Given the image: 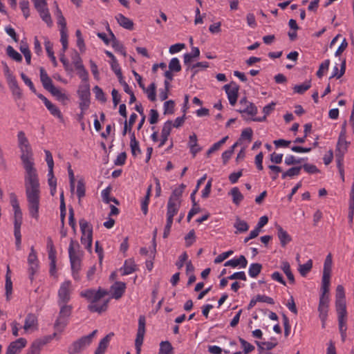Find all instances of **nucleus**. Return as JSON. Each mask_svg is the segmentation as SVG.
Returning a JSON list of instances; mask_svg holds the SVG:
<instances>
[{
	"instance_id": "cd10ccee",
	"label": "nucleus",
	"mask_w": 354,
	"mask_h": 354,
	"mask_svg": "<svg viewBox=\"0 0 354 354\" xmlns=\"http://www.w3.org/2000/svg\"><path fill=\"white\" fill-rule=\"evenodd\" d=\"M185 187L186 186L184 184H181L178 187L174 189L168 201L175 203L180 202V197Z\"/></svg>"
},
{
	"instance_id": "052dcab7",
	"label": "nucleus",
	"mask_w": 354,
	"mask_h": 354,
	"mask_svg": "<svg viewBox=\"0 0 354 354\" xmlns=\"http://www.w3.org/2000/svg\"><path fill=\"white\" fill-rule=\"evenodd\" d=\"M330 65V60L326 59L324 62H322L319 67L318 71H317V76L319 78H321L324 75V71H327Z\"/></svg>"
},
{
	"instance_id": "a878e982",
	"label": "nucleus",
	"mask_w": 354,
	"mask_h": 354,
	"mask_svg": "<svg viewBox=\"0 0 354 354\" xmlns=\"http://www.w3.org/2000/svg\"><path fill=\"white\" fill-rule=\"evenodd\" d=\"M276 103L271 102L270 104L266 105L263 109V113L264 115L263 117L254 118L252 120L255 122H264L266 120V118L268 115H270L274 109Z\"/></svg>"
},
{
	"instance_id": "774afa93",
	"label": "nucleus",
	"mask_w": 354,
	"mask_h": 354,
	"mask_svg": "<svg viewBox=\"0 0 354 354\" xmlns=\"http://www.w3.org/2000/svg\"><path fill=\"white\" fill-rule=\"evenodd\" d=\"M77 71H78L77 74H78L79 77L82 79V81L83 82V83H88V73L86 70L84 66L80 69H77Z\"/></svg>"
},
{
	"instance_id": "c03bdc74",
	"label": "nucleus",
	"mask_w": 354,
	"mask_h": 354,
	"mask_svg": "<svg viewBox=\"0 0 354 354\" xmlns=\"http://www.w3.org/2000/svg\"><path fill=\"white\" fill-rule=\"evenodd\" d=\"M239 145V142H235L229 149L225 151L222 153V160L224 165L227 164L234 153V149Z\"/></svg>"
},
{
	"instance_id": "a19ab883",
	"label": "nucleus",
	"mask_w": 354,
	"mask_h": 354,
	"mask_svg": "<svg viewBox=\"0 0 354 354\" xmlns=\"http://www.w3.org/2000/svg\"><path fill=\"white\" fill-rule=\"evenodd\" d=\"M301 169V167H300V166L292 167L290 168L289 169H288L286 171L283 172L281 174V178L283 179H285L287 177L292 178L293 176H298L300 174Z\"/></svg>"
},
{
	"instance_id": "4468645a",
	"label": "nucleus",
	"mask_w": 354,
	"mask_h": 354,
	"mask_svg": "<svg viewBox=\"0 0 354 354\" xmlns=\"http://www.w3.org/2000/svg\"><path fill=\"white\" fill-rule=\"evenodd\" d=\"M328 296L321 295L318 306L319 317L320 319H327L328 311Z\"/></svg>"
},
{
	"instance_id": "58836bf2",
	"label": "nucleus",
	"mask_w": 354,
	"mask_h": 354,
	"mask_svg": "<svg viewBox=\"0 0 354 354\" xmlns=\"http://www.w3.org/2000/svg\"><path fill=\"white\" fill-rule=\"evenodd\" d=\"M173 347L169 341H162L160 344L158 354H172Z\"/></svg>"
},
{
	"instance_id": "bf43d9fd",
	"label": "nucleus",
	"mask_w": 354,
	"mask_h": 354,
	"mask_svg": "<svg viewBox=\"0 0 354 354\" xmlns=\"http://www.w3.org/2000/svg\"><path fill=\"white\" fill-rule=\"evenodd\" d=\"M300 167H301V169L303 168L305 171L310 174L319 173L320 171L315 165L305 163L303 165H300Z\"/></svg>"
},
{
	"instance_id": "473e14b6",
	"label": "nucleus",
	"mask_w": 354,
	"mask_h": 354,
	"mask_svg": "<svg viewBox=\"0 0 354 354\" xmlns=\"http://www.w3.org/2000/svg\"><path fill=\"white\" fill-rule=\"evenodd\" d=\"M37 324V317L32 313H29L27 315V316L26 317L24 328V330H28V329L32 328Z\"/></svg>"
},
{
	"instance_id": "338daca9",
	"label": "nucleus",
	"mask_w": 354,
	"mask_h": 354,
	"mask_svg": "<svg viewBox=\"0 0 354 354\" xmlns=\"http://www.w3.org/2000/svg\"><path fill=\"white\" fill-rule=\"evenodd\" d=\"M111 46L115 51L120 52L124 57L127 56L125 48L119 41L116 42L115 41L114 44H111Z\"/></svg>"
},
{
	"instance_id": "680f3d73",
	"label": "nucleus",
	"mask_w": 354,
	"mask_h": 354,
	"mask_svg": "<svg viewBox=\"0 0 354 354\" xmlns=\"http://www.w3.org/2000/svg\"><path fill=\"white\" fill-rule=\"evenodd\" d=\"M332 263V254L329 253L325 259L323 272H331Z\"/></svg>"
},
{
	"instance_id": "20e7f679",
	"label": "nucleus",
	"mask_w": 354,
	"mask_h": 354,
	"mask_svg": "<svg viewBox=\"0 0 354 354\" xmlns=\"http://www.w3.org/2000/svg\"><path fill=\"white\" fill-rule=\"evenodd\" d=\"M60 307L59 315L55 322L54 328L58 331H62L68 324V319L71 315L73 306L67 304H58Z\"/></svg>"
},
{
	"instance_id": "09e8293b",
	"label": "nucleus",
	"mask_w": 354,
	"mask_h": 354,
	"mask_svg": "<svg viewBox=\"0 0 354 354\" xmlns=\"http://www.w3.org/2000/svg\"><path fill=\"white\" fill-rule=\"evenodd\" d=\"M20 50L24 54L26 63L30 64L31 60V53L28 44L26 43H24L23 41H21Z\"/></svg>"
},
{
	"instance_id": "aec40b11",
	"label": "nucleus",
	"mask_w": 354,
	"mask_h": 354,
	"mask_svg": "<svg viewBox=\"0 0 354 354\" xmlns=\"http://www.w3.org/2000/svg\"><path fill=\"white\" fill-rule=\"evenodd\" d=\"M172 122L171 120H167L163 125L162 131H161V140L159 145V147L163 146L167 142L169 136L170 135L171 131Z\"/></svg>"
},
{
	"instance_id": "a211bd4d",
	"label": "nucleus",
	"mask_w": 354,
	"mask_h": 354,
	"mask_svg": "<svg viewBox=\"0 0 354 354\" xmlns=\"http://www.w3.org/2000/svg\"><path fill=\"white\" fill-rule=\"evenodd\" d=\"M80 230L82 232V236H88L89 239L91 236H93V227L86 221L84 218H81L79 221Z\"/></svg>"
},
{
	"instance_id": "de8ad7c7",
	"label": "nucleus",
	"mask_w": 354,
	"mask_h": 354,
	"mask_svg": "<svg viewBox=\"0 0 354 354\" xmlns=\"http://www.w3.org/2000/svg\"><path fill=\"white\" fill-rule=\"evenodd\" d=\"M310 87H311V82H310V80H308L301 84L295 85L293 88V90H294L295 93H297L299 94H303L304 92H306L307 90H308Z\"/></svg>"
},
{
	"instance_id": "e433bc0d",
	"label": "nucleus",
	"mask_w": 354,
	"mask_h": 354,
	"mask_svg": "<svg viewBox=\"0 0 354 354\" xmlns=\"http://www.w3.org/2000/svg\"><path fill=\"white\" fill-rule=\"evenodd\" d=\"M130 147L131 149V153L133 156H136L138 153H141V150L139 147V142L136 140L135 133L133 132L131 134Z\"/></svg>"
},
{
	"instance_id": "6e6d98bb",
	"label": "nucleus",
	"mask_w": 354,
	"mask_h": 354,
	"mask_svg": "<svg viewBox=\"0 0 354 354\" xmlns=\"http://www.w3.org/2000/svg\"><path fill=\"white\" fill-rule=\"evenodd\" d=\"M174 101L172 100L166 101L164 103V114H172L174 112Z\"/></svg>"
},
{
	"instance_id": "c85d7f7f",
	"label": "nucleus",
	"mask_w": 354,
	"mask_h": 354,
	"mask_svg": "<svg viewBox=\"0 0 354 354\" xmlns=\"http://www.w3.org/2000/svg\"><path fill=\"white\" fill-rule=\"evenodd\" d=\"M330 274L331 272H323L322 281V295H326L329 291Z\"/></svg>"
},
{
	"instance_id": "4c0bfd02",
	"label": "nucleus",
	"mask_w": 354,
	"mask_h": 354,
	"mask_svg": "<svg viewBox=\"0 0 354 354\" xmlns=\"http://www.w3.org/2000/svg\"><path fill=\"white\" fill-rule=\"evenodd\" d=\"M261 269L262 265L261 263H253L250 266L248 270L249 275L252 278H255L260 274Z\"/></svg>"
},
{
	"instance_id": "0e129e2a",
	"label": "nucleus",
	"mask_w": 354,
	"mask_h": 354,
	"mask_svg": "<svg viewBox=\"0 0 354 354\" xmlns=\"http://www.w3.org/2000/svg\"><path fill=\"white\" fill-rule=\"evenodd\" d=\"M185 245L187 247L191 246L194 242L195 241L196 236L195 232L194 230H192L189 232V233L186 235L185 238Z\"/></svg>"
},
{
	"instance_id": "bb28decb",
	"label": "nucleus",
	"mask_w": 354,
	"mask_h": 354,
	"mask_svg": "<svg viewBox=\"0 0 354 354\" xmlns=\"http://www.w3.org/2000/svg\"><path fill=\"white\" fill-rule=\"evenodd\" d=\"M281 269L286 275L288 279L289 280V282L291 284H294L295 283V279L294 274L291 271L290 263L288 261H283L281 265Z\"/></svg>"
},
{
	"instance_id": "393cba45",
	"label": "nucleus",
	"mask_w": 354,
	"mask_h": 354,
	"mask_svg": "<svg viewBox=\"0 0 354 354\" xmlns=\"http://www.w3.org/2000/svg\"><path fill=\"white\" fill-rule=\"evenodd\" d=\"M234 227L236 228L237 233L245 232L249 230V225L244 220H241L239 216H236L235 222L234 223Z\"/></svg>"
},
{
	"instance_id": "5701e85b",
	"label": "nucleus",
	"mask_w": 354,
	"mask_h": 354,
	"mask_svg": "<svg viewBox=\"0 0 354 354\" xmlns=\"http://www.w3.org/2000/svg\"><path fill=\"white\" fill-rule=\"evenodd\" d=\"M27 344V341L24 338H19L17 340L11 342L8 346V348L17 353L20 351L21 348H24Z\"/></svg>"
},
{
	"instance_id": "f8f14e48",
	"label": "nucleus",
	"mask_w": 354,
	"mask_h": 354,
	"mask_svg": "<svg viewBox=\"0 0 354 354\" xmlns=\"http://www.w3.org/2000/svg\"><path fill=\"white\" fill-rule=\"evenodd\" d=\"M91 342L88 338L85 336L82 337L77 341L74 342L68 348V354H76L80 353L86 346H89Z\"/></svg>"
},
{
	"instance_id": "c9c22d12",
	"label": "nucleus",
	"mask_w": 354,
	"mask_h": 354,
	"mask_svg": "<svg viewBox=\"0 0 354 354\" xmlns=\"http://www.w3.org/2000/svg\"><path fill=\"white\" fill-rule=\"evenodd\" d=\"M44 46L46 48V53L48 57H50L51 62H53V66H57V62L56 60V58L54 55V52L53 50V44L48 39H46L44 42Z\"/></svg>"
},
{
	"instance_id": "ea45409f",
	"label": "nucleus",
	"mask_w": 354,
	"mask_h": 354,
	"mask_svg": "<svg viewBox=\"0 0 354 354\" xmlns=\"http://www.w3.org/2000/svg\"><path fill=\"white\" fill-rule=\"evenodd\" d=\"M46 107L53 116L58 118L61 122L64 121V118L60 110L51 102L47 104Z\"/></svg>"
},
{
	"instance_id": "79ce46f5",
	"label": "nucleus",
	"mask_w": 354,
	"mask_h": 354,
	"mask_svg": "<svg viewBox=\"0 0 354 354\" xmlns=\"http://www.w3.org/2000/svg\"><path fill=\"white\" fill-rule=\"evenodd\" d=\"M335 308L337 316L340 315H347L346 300H335Z\"/></svg>"
},
{
	"instance_id": "9d476101",
	"label": "nucleus",
	"mask_w": 354,
	"mask_h": 354,
	"mask_svg": "<svg viewBox=\"0 0 354 354\" xmlns=\"http://www.w3.org/2000/svg\"><path fill=\"white\" fill-rule=\"evenodd\" d=\"M346 136H339L335 149V160H344V154L348 151L350 142L346 141Z\"/></svg>"
},
{
	"instance_id": "7ed1b4c3",
	"label": "nucleus",
	"mask_w": 354,
	"mask_h": 354,
	"mask_svg": "<svg viewBox=\"0 0 354 354\" xmlns=\"http://www.w3.org/2000/svg\"><path fill=\"white\" fill-rule=\"evenodd\" d=\"M80 248L77 241L71 239L68 247V256L71 266L72 275L75 280H80L79 271L81 269V260L76 254V250Z\"/></svg>"
},
{
	"instance_id": "b1692460",
	"label": "nucleus",
	"mask_w": 354,
	"mask_h": 354,
	"mask_svg": "<svg viewBox=\"0 0 354 354\" xmlns=\"http://www.w3.org/2000/svg\"><path fill=\"white\" fill-rule=\"evenodd\" d=\"M122 270V275H128L135 272L137 270V268L133 259H127L124 261L123 268H121V270Z\"/></svg>"
},
{
	"instance_id": "4d7b16f0",
	"label": "nucleus",
	"mask_w": 354,
	"mask_h": 354,
	"mask_svg": "<svg viewBox=\"0 0 354 354\" xmlns=\"http://www.w3.org/2000/svg\"><path fill=\"white\" fill-rule=\"evenodd\" d=\"M60 41L62 44V50L64 53L68 48V35L67 30H60Z\"/></svg>"
},
{
	"instance_id": "4be33fe9",
	"label": "nucleus",
	"mask_w": 354,
	"mask_h": 354,
	"mask_svg": "<svg viewBox=\"0 0 354 354\" xmlns=\"http://www.w3.org/2000/svg\"><path fill=\"white\" fill-rule=\"evenodd\" d=\"M114 335L113 333H110L102 339L94 354H104L105 352L111 338Z\"/></svg>"
},
{
	"instance_id": "c756f323",
	"label": "nucleus",
	"mask_w": 354,
	"mask_h": 354,
	"mask_svg": "<svg viewBox=\"0 0 354 354\" xmlns=\"http://www.w3.org/2000/svg\"><path fill=\"white\" fill-rule=\"evenodd\" d=\"M48 259L50 261V274L51 275H54L56 272V250L55 249H51L48 250Z\"/></svg>"
},
{
	"instance_id": "6ab92c4d",
	"label": "nucleus",
	"mask_w": 354,
	"mask_h": 354,
	"mask_svg": "<svg viewBox=\"0 0 354 354\" xmlns=\"http://www.w3.org/2000/svg\"><path fill=\"white\" fill-rule=\"evenodd\" d=\"M180 207V202H172L168 201L167 207V218L173 221L174 216L178 213Z\"/></svg>"
},
{
	"instance_id": "2f4dec72",
	"label": "nucleus",
	"mask_w": 354,
	"mask_h": 354,
	"mask_svg": "<svg viewBox=\"0 0 354 354\" xmlns=\"http://www.w3.org/2000/svg\"><path fill=\"white\" fill-rule=\"evenodd\" d=\"M5 288H6V295L7 299H8L9 296L12 294V282L11 280L10 269L9 266L7 267V272H6V274Z\"/></svg>"
},
{
	"instance_id": "3c124183",
	"label": "nucleus",
	"mask_w": 354,
	"mask_h": 354,
	"mask_svg": "<svg viewBox=\"0 0 354 354\" xmlns=\"http://www.w3.org/2000/svg\"><path fill=\"white\" fill-rule=\"evenodd\" d=\"M6 52L8 55L12 59L19 62L22 61V56L18 52H17L11 46H8L7 47Z\"/></svg>"
},
{
	"instance_id": "69168bd1",
	"label": "nucleus",
	"mask_w": 354,
	"mask_h": 354,
	"mask_svg": "<svg viewBox=\"0 0 354 354\" xmlns=\"http://www.w3.org/2000/svg\"><path fill=\"white\" fill-rule=\"evenodd\" d=\"M59 59H60V62L63 64L66 71H67L68 73H71L73 71L72 66L70 65L68 59L65 57L64 52L60 55Z\"/></svg>"
},
{
	"instance_id": "f3484780",
	"label": "nucleus",
	"mask_w": 354,
	"mask_h": 354,
	"mask_svg": "<svg viewBox=\"0 0 354 354\" xmlns=\"http://www.w3.org/2000/svg\"><path fill=\"white\" fill-rule=\"evenodd\" d=\"M40 72V80L42 83L44 88L50 92L52 89H53L55 86L53 84V81L50 77L46 73L45 69L42 67L39 69Z\"/></svg>"
},
{
	"instance_id": "a18cd8bd",
	"label": "nucleus",
	"mask_w": 354,
	"mask_h": 354,
	"mask_svg": "<svg viewBox=\"0 0 354 354\" xmlns=\"http://www.w3.org/2000/svg\"><path fill=\"white\" fill-rule=\"evenodd\" d=\"M156 85L154 82H152L147 88H145V93H147V97L149 100L151 102H155L156 100Z\"/></svg>"
},
{
	"instance_id": "e2e57ef3",
	"label": "nucleus",
	"mask_w": 354,
	"mask_h": 354,
	"mask_svg": "<svg viewBox=\"0 0 354 354\" xmlns=\"http://www.w3.org/2000/svg\"><path fill=\"white\" fill-rule=\"evenodd\" d=\"M198 67L207 68L209 67V63L207 62H197L196 64H193L192 66H189V68H190L193 72L192 77H194L198 73V71L196 68Z\"/></svg>"
},
{
	"instance_id": "13d9d810",
	"label": "nucleus",
	"mask_w": 354,
	"mask_h": 354,
	"mask_svg": "<svg viewBox=\"0 0 354 354\" xmlns=\"http://www.w3.org/2000/svg\"><path fill=\"white\" fill-rule=\"evenodd\" d=\"M93 91L95 95L96 99L102 102H105L106 101V98L101 88H100L98 86H95L93 88Z\"/></svg>"
},
{
	"instance_id": "ddd939ff",
	"label": "nucleus",
	"mask_w": 354,
	"mask_h": 354,
	"mask_svg": "<svg viewBox=\"0 0 354 354\" xmlns=\"http://www.w3.org/2000/svg\"><path fill=\"white\" fill-rule=\"evenodd\" d=\"M239 104L241 108L238 110L240 113H247L250 115L254 116L257 114V107L252 102H248L245 97L240 100Z\"/></svg>"
},
{
	"instance_id": "603ef678",
	"label": "nucleus",
	"mask_w": 354,
	"mask_h": 354,
	"mask_svg": "<svg viewBox=\"0 0 354 354\" xmlns=\"http://www.w3.org/2000/svg\"><path fill=\"white\" fill-rule=\"evenodd\" d=\"M239 341L243 348V353L245 354H248L249 353L254 350V346L252 345L250 343L248 342L243 338L239 337Z\"/></svg>"
},
{
	"instance_id": "864d4df0",
	"label": "nucleus",
	"mask_w": 354,
	"mask_h": 354,
	"mask_svg": "<svg viewBox=\"0 0 354 354\" xmlns=\"http://www.w3.org/2000/svg\"><path fill=\"white\" fill-rule=\"evenodd\" d=\"M19 6L26 19L30 16L29 2L27 0H20Z\"/></svg>"
},
{
	"instance_id": "49530a36",
	"label": "nucleus",
	"mask_w": 354,
	"mask_h": 354,
	"mask_svg": "<svg viewBox=\"0 0 354 354\" xmlns=\"http://www.w3.org/2000/svg\"><path fill=\"white\" fill-rule=\"evenodd\" d=\"M50 93L57 98V100L65 103L66 101L68 100V97L65 94L61 92V91L55 87L53 89H52Z\"/></svg>"
},
{
	"instance_id": "6e6552de",
	"label": "nucleus",
	"mask_w": 354,
	"mask_h": 354,
	"mask_svg": "<svg viewBox=\"0 0 354 354\" xmlns=\"http://www.w3.org/2000/svg\"><path fill=\"white\" fill-rule=\"evenodd\" d=\"M71 282L66 281L62 283L58 290V300L57 304H67L71 299Z\"/></svg>"
},
{
	"instance_id": "f03ea898",
	"label": "nucleus",
	"mask_w": 354,
	"mask_h": 354,
	"mask_svg": "<svg viewBox=\"0 0 354 354\" xmlns=\"http://www.w3.org/2000/svg\"><path fill=\"white\" fill-rule=\"evenodd\" d=\"M108 294L109 292L107 290L99 288L97 290L91 288L82 291L80 292V296L91 302L88 306V310L90 312L100 314L107 310L110 299L104 300L100 306L96 303Z\"/></svg>"
},
{
	"instance_id": "1a4fd4ad",
	"label": "nucleus",
	"mask_w": 354,
	"mask_h": 354,
	"mask_svg": "<svg viewBox=\"0 0 354 354\" xmlns=\"http://www.w3.org/2000/svg\"><path fill=\"white\" fill-rule=\"evenodd\" d=\"M224 90L227 95L230 104L234 106L237 102L239 96V86L234 81L223 86Z\"/></svg>"
},
{
	"instance_id": "5fc2aeb1",
	"label": "nucleus",
	"mask_w": 354,
	"mask_h": 354,
	"mask_svg": "<svg viewBox=\"0 0 354 354\" xmlns=\"http://www.w3.org/2000/svg\"><path fill=\"white\" fill-rule=\"evenodd\" d=\"M85 192L86 188L84 180L82 179L79 180L77 185V195L79 200L85 196Z\"/></svg>"
},
{
	"instance_id": "9b49d317",
	"label": "nucleus",
	"mask_w": 354,
	"mask_h": 354,
	"mask_svg": "<svg viewBox=\"0 0 354 354\" xmlns=\"http://www.w3.org/2000/svg\"><path fill=\"white\" fill-rule=\"evenodd\" d=\"M28 263L29 265L28 268V273L29 277L31 281L33 279V276L36 273L39 268V261L37 259V253L34 249V247L32 246L30 248V252L28 257Z\"/></svg>"
},
{
	"instance_id": "2eb2a0df",
	"label": "nucleus",
	"mask_w": 354,
	"mask_h": 354,
	"mask_svg": "<svg viewBox=\"0 0 354 354\" xmlns=\"http://www.w3.org/2000/svg\"><path fill=\"white\" fill-rule=\"evenodd\" d=\"M126 289V283L122 281H116L111 287L112 298L120 299L124 295Z\"/></svg>"
},
{
	"instance_id": "423d86ee",
	"label": "nucleus",
	"mask_w": 354,
	"mask_h": 354,
	"mask_svg": "<svg viewBox=\"0 0 354 354\" xmlns=\"http://www.w3.org/2000/svg\"><path fill=\"white\" fill-rule=\"evenodd\" d=\"M35 8L37 10L40 17L46 23L48 26H51L53 21L47 7L46 0H39L32 1Z\"/></svg>"
},
{
	"instance_id": "0eeeda50",
	"label": "nucleus",
	"mask_w": 354,
	"mask_h": 354,
	"mask_svg": "<svg viewBox=\"0 0 354 354\" xmlns=\"http://www.w3.org/2000/svg\"><path fill=\"white\" fill-rule=\"evenodd\" d=\"M145 324L146 319L144 315H140L138 319V328L135 340V346L136 349V354H140L141 351V346L143 343L144 337L145 334Z\"/></svg>"
},
{
	"instance_id": "f704fd0d",
	"label": "nucleus",
	"mask_w": 354,
	"mask_h": 354,
	"mask_svg": "<svg viewBox=\"0 0 354 354\" xmlns=\"http://www.w3.org/2000/svg\"><path fill=\"white\" fill-rule=\"evenodd\" d=\"M22 224V212L21 208L14 209V230H21Z\"/></svg>"
},
{
	"instance_id": "412c9836",
	"label": "nucleus",
	"mask_w": 354,
	"mask_h": 354,
	"mask_svg": "<svg viewBox=\"0 0 354 354\" xmlns=\"http://www.w3.org/2000/svg\"><path fill=\"white\" fill-rule=\"evenodd\" d=\"M115 19L120 26L122 28L131 30L133 29V22L130 19L127 18L122 14H118L115 16Z\"/></svg>"
},
{
	"instance_id": "72a5a7b5",
	"label": "nucleus",
	"mask_w": 354,
	"mask_h": 354,
	"mask_svg": "<svg viewBox=\"0 0 354 354\" xmlns=\"http://www.w3.org/2000/svg\"><path fill=\"white\" fill-rule=\"evenodd\" d=\"M232 196L233 203L239 205L243 199V195L239 191V189L236 187H233L229 193Z\"/></svg>"
},
{
	"instance_id": "39448f33",
	"label": "nucleus",
	"mask_w": 354,
	"mask_h": 354,
	"mask_svg": "<svg viewBox=\"0 0 354 354\" xmlns=\"http://www.w3.org/2000/svg\"><path fill=\"white\" fill-rule=\"evenodd\" d=\"M77 94L80 102L79 107L81 110H87L90 106V86L88 83H82L79 86Z\"/></svg>"
},
{
	"instance_id": "dca6fc26",
	"label": "nucleus",
	"mask_w": 354,
	"mask_h": 354,
	"mask_svg": "<svg viewBox=\"0 0 354 354\" xmlns=\"http://www.w3.org/2000/svg\"><path fill=\"white\" fill-rule=\"evenodd\" d=\"M276 228L280 244L281 247L285 248L288 243L292 241V237L281 225H277Z\"/></svg>"
},
{
	"instance_id": "f257e3e1",
	"label": "nucleus",
	"mask_w": 354,
	"mask_h": 354,
	"mask_svg": "<svg viewBox=\"0 0 354 354\" xmlns=\"http://www.w3.org/2000/svg\"><path fill=\"white\" fill-rule=\"evenodd\" d=\"M18 146L21 151V160L26 170L24 185L28 201L30 215L35 218H39V209L40 201L39 183L37 170L34 167L33 153L23 131L17 133Z\"/></svg>"
},
{
	"instance_id": "37998d69",
	"label": "nucleus",
	"mask_w": 354,
	"mask_h": 354,
	"mask_svg": "<svg viewBox=\"0 0 354 354\" xmlns=\"http://www.w3.org/2000/svg\"><path fill=\"white\" fill-rule=\"evenodd\" d=\"M312 268L313 261L309 259L306 263L299 265L298 270L302 277H306Z\"/></svg>"
},
{
	"instance_id": "7c9ffc66",
	"label": "nucleus",
	"mask_w": 354,
	"mask_h": 354,
	"mask_svg": "<svg viewBox=\"0 0 354 354\" xmlns=\"http://www.w3.org/2000/svg\"><path fill=\"white\" fill-rule=\"evenodd\" d=\"M8 83L12 94L17 96L18 98H20L22 93L16 78H11L10 80H8Z\"/></svg>"
},
{
	"instance_id": "8fccbe9b",
	"label": "nucleus",
	"mask_w": 354,
	"mask_h": 354,
	"mask_svg": "<svg viewBox=\"0 0 354 354\" xmlns=\"http://www.w3.org/2000/svg\"><path fill=\"white\" fill-rule=\"evenodd\" d=\"M168 67L169 70L174 73H178L181 71V65L180 64V61L176 57H174L170 60Z\"/></svg>"
}]
</instances>
